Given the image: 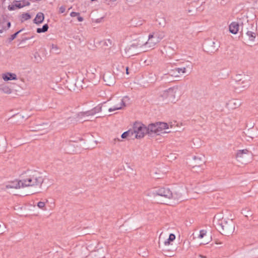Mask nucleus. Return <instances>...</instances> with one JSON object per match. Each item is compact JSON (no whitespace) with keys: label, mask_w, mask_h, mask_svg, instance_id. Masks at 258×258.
<instances>
[{"label":"nucleus","mask_w":258,"mask_h":258,"mask_svg":"<svg viewBox=\"0 0 258 258\" xmlns=\"http://www.w3.org/2000/svg\"><path fill=\"white\" fill-rule=\"evenodd\" d=\"M21 182L23 187L32 186L41 188L44 178L36 171L28 170L22 174Z\"/></svg>","instance_id":"obj_1"},{"label":"nucleus","mask_w":258,"mask_h":258,"mask_svg":"<svg viewBox=\"0 0 258 258\" xmlns=\"http://www.w3.org/2000/svg\"><path fill=\"white\" fill-rule=\"evenodd\" d=\"M216 224L217 229L222 235L229 236L234 231L235 225L232 220H226L222 218L218 220Z\"/></svg>","instance_id":"obj_2"},{"label":"nucleus","mask_w":258,"mask_h":258,"mask_svg":"<svg viewBox=\"0 0 258 258\" xmlns=\"http://www.w3.org/2000/svg\"><path fill=\"white\" fill-rule=\"evenodd\" d=\"M177 88L171 87L160 93L159 97L163 101L167 102L175 103L177 100L176 94Z\"/></svg>","instance_id":"obj_3"},{"label":"nucleus","mask_w":258,"mask_h":258,"mask_svg":"<svg viewBox=\"0 0 258 258\" xmlns=\"http://www.w3.org/2000/svg\"><path fill=\"white\" fill-rule=\"evenodd\" d=\"M130 98L127 96H124L122 98H116L113 102L114 105L112 107L108 109L109 112L113 111L122 109L123 107L126 106V102L129 101Z\"/></svg>","instance_id":"obj_4"},{"label":"nucleus","mask_w":258,"mask_h":258,"mask_svg":"<svg viewBox=\"0 0 258 258\" xmlns=\"http://www.w3.org/2000/svg\"><path fill=\"white\" fill-rule=\"evenodd\" d=\"M133 128L135 132V138H142L145 134H147V127L142 123L136 122L134 124Z\"/></svg>","instance_id":"obj_5"},{"label":"nucleus","mask_w":258,"mask_h":258,"mask_svg":"<svg viewBox=\"0 0 258 258\" xmlns=\"http://www.w3.org/2000/svg\"><path fill=\"white\" fill-rule=\"evenodd\" d=\"M241 75L239 74L236 76L235 89L241 91L248 88L249 84L248 80L241 78Z\"/></svg>","instance_id":"obj_6"},{"label":"nucleus","mask_w":258,"mask_h":258,"mask_svg":"<svg viewBox=\"0 0 258 258\" xmlns=\"http://www.w3.org/2000/svg\"><path fill=\"white\" fill-rule=\"evenodd\" d=\"M155 196H159L165 198L170 199L173 198L171 191L168 188L161 187L155 190L153 192Z\"/></svg>","instance_id":"obj_7"},{"label":"nucleus","mask_w":258,"mask_h":258,"mask_svg":"<svg viewBox=\"0 0 258 258\" xmlns=\"http://www.w3.org/2000/svg\"><path fill=\"white\" fill-rule=\"evenodd\" d=\"M30 5V2L25 0H14L12 5L9 6L8 9L10 11H13L16 8L21 9Z\"/></svg>","instance_id":"obj_8"},{"label":"nucleus","mask_w":258,"mask_h":258,"mask_svg":"<svg viewBox=\"0 0 258 258\" xmlns=\"http://www.w3.org/2000/svg\"><path fill=\"white\" fill-rule=\"evenodd\" d=\"M158 40L155 38L152 34L148 36V39L147 41H145V51L154 49L156 45L158 43Z\"/></svg>","instance_id":"obj_9"},{"label":"nucleus","mask_w":258,"mask_h":258,"mask_svg":"<svg viewBox=\"0 0 258 258\" xmlns=\"http://www.w3.org/2000/svg\"><path fill=\"white\" fill-rule=\"evenodd\" d=\"M205 163L206 161L204 155H198L194 157L191 166H195L196 167H198V166H205Z\"/></svg>","instance_id":"obj_10"},{"label":"nucleus","mask_w":258,"mask_h":258,"mask_svg":"<svg viewBox=\"0 0 258 258\" xmlns=\"http://www.w3.org/2000/svg\"><path fill=\"white\" fill-rule=\"evenodd\" d=\"M144 47L145 48V41H142L141 40L140 38L135 40L132 44L128 46V50H132V49H136L137 50V49L139 48Z\"/></svg>","instance_id":"obj_11"},{"label":"nucleus","mask_w":258,"mask_h":258,"mask_svg":"<svg viewBox=\"0 0 258 258\" xmlns=\"http://www.w3.org/2000/svg\"><path fill=\"white\" fill-rule=\"evenodd\" d=\"M103 78L105 84L107 86H111L115 83V77L110 72L104 74Z\"/></svg>","instance_id":"obj_12"},{"label":"nucleus","mask_w":258,"mask_h":258,"mask_svg":"<svg viewBox=\"0 0 258 258\" xmlns=\"http://www.w3.org/2000/svg\"><path fill=\"white\" fill-rule=\"evenodd\" d=\"M249 152V151L246 149L238 150L235 156L236 160L239 162H242V159L244 158L245 155H247Z\"/></svg>","instance_id":"obj_13"},{"label":"nucleus","mask_w":258,"mask_h":258,"mask_svg":"<svg viewBox=\"0 0 258 258\" xmlns=\"http://www.w3.org/2000/svg\"><path fill=\"white\" fill-rule=\"evenodd\" d=\"M241 105V102L237 99L229 100L226 104V106L230 109H235Z\"/></svg>","instance_id":"obj_14"},{"label":"nucleus","mask_w":258,"mask_h":258,"mask_svg":"<svg viewBox=\"0 0 258 258\" xmlns=\"http://www.w3.org/2000/svg\"><path fill=\"white\" fill-rule=\"evenodd\" d=\"M21 179L19 180H15L10 182L9 184L6 185V187L7 188H20L23 187V184H22Z\"/></svg>","instance_id":"obj_15"},{"label":"nucleus","mask_w":258,"mask_h":258,"mask_svg":"<svg viewBox=\"0 0 258 258\" xmlns=\"http://www.w3.org/2000/svg\"><path fill=\"white\" fill-rule=\"evenodd\" d=\"M157 123L150 124L147 127V134L151 135L152 133L159 135Z\"/></svg>","instance_id":"obj_16"},{"label":"nucleus","mask_w":258,"mask_h":258,"mask_svg":"<svg viewBox=\"0 0 258 258\" xmlns=\"http://www.w3.org/2000/svg\"><path fill=\"white\" fill-rule=\"evenodd\" d=\"M239 24L238 22H232L229 26V29L230 33L236 34L237 33L238 30H239Z\"/></svg>","instance_id":"obj_17"},{"label":"nucleus","mask_w":258,"mask_h":258,"mask_svg":"<svg viewBox=\"0 0 258 258\" xmlns=\"http://www.w3.org/2000/svg\"><path fill=\"white\" fill-rule=\"evenodd\" d=\"M2 78L5 81L16 80L17 79V75L15 74L11 73L3 74Z\"/></svg>","instance_id":"obj_18"},{"label":"nucleus","mask_w":258,"mask_h":258,"mask_svg":"<svg viewBox=\"0 0 258 258\" xmlns=\"http://www.w3.org/2000/svg\"><path fill=\"white\" fill-rule=\"evenodd\" d=\"M44 18V14L42 13H38L34 19V23L36 24L41 23L43 21Z\"/></svg>","instance_id":"obj_19"},{"label":"nucleus","mask_w":258,"mask_h":258,"mask_svg":"<svg viewBox=\"0 0 258 258\" xmlns=\"http://www.w3.org/2000/svg\"><path fill=\"white\" fill-rule=\"evenodd\" d=\"M152 34L153 35L155 38L158 40V42H160V41L165 36L164 33L163 32H154L152 33Z\"/></svg>","instance_id":"obj_20"},{"label":"nucleus","mask_w":258,"mask_h":258,"mask_svg":"<svg viewBox=\"0 0 258 258\" xmlns=\"http://www.w3.org/2000/svg\"><path fill=\"white\" fill-rule=\"evenodd\" d=\"M158 125V130L159 132V134L161 131H162L163 130L167 129L168 128V125L167 123L165 122H157Z\"/></svg>","instance_id":"obj_21"},{"label":"nucleus","mask_w":258,"mask_h":258,"mask_svg":"<svg viewBox=\"0 0 258 258\" xmlns=\"http://www.w3.org/2000/svg\"><path fill=\"white\" fill-rule=\"evenodd\" d=\"M128 47H126L125 49V51L126 54H127V55L128 57H130L131 56H133V55H136L140 53L139 51H138L136 49H132V50H128Z\"/></svg>","instance_id":"obj_22"},{"label":"nucleus","mask_w":258,"mask_h":258,"mask_svg":"<svg viewBox=\"0 0 258 258\" xmlns=\"http://www.w3.org/2000/svg\"><path fill=\"white\" fill-rule=\"evenodd\" d=\"M191 166V169L192 171H193L194 172H197V173L203 172V171H204V170L205 169V166H200H200L196 167L195 166Z\"/></svg>","instance_id":"obj_23"},{"label":"nucleus","mask_w":258,"mask_h":258,"mask_svg":"<svg viewBox=\"0 0 258 258\" xmlns=\"http://www.w3.org/2000/svg\"><path fill=\"white\" fill-rule=\"evenodd\" d=\"M246 36L248 37L249 40L251 41H253L255 37H256V34L252 31H247L246 32Z\"/></svg>","instance_id":"obj_24"},{"label":"nucleus","mask_w":258,"mask_h":258,"mask_svg":"<svg viewBox=\"0 0 258 258\" xmlns=\"http://www.w3.org/2000/svg\"><path fill=\"white\" fill-rule=\"evenodd\" d=\"M0 91L7 94H10L12 92V89L7 86L0 87Z\"/></svg>","instance_id":"obj_25"},{"label":"nucleus","mask_w":258,"mask_h":258,"mask_svg":"<svg viewBox=\"0 0 258 258\" xmlns=\"http://www.w3.org/2000/svg\"><path fill=\"white\" fill-rule=\"evenodd\" d=\"M177 72L178 75L181 73L184 74L186 72V68L185 67L182 68H176L173 70H171V73Z\"/></svg>","instance_id":"obj_26"},{"label":"nucleus","mask_w":258,"mask_h":258,"mask_svg":"<svg viewBox=\"0 0 258 258\" xmlns=\"http://www.w3.org/2000/svg\"><path fill=\"white\" fill-rule=\"evenodd\" d=\"M48 25L47 24H44L42 28H38L36 32L38 33H44L46 32L48 29Z\"/></svg>","instance_id":"obj_27"},{"label":"nucleus","mask_w":258,"mask_h":258,"mask_svg":"<svg viewBox=\"0 0 258 258\" xmlns=\"http://www.w3.org/2000/svg\"><path fill=\"white\" fill-rule=\"evenodd\" d=\"M175 239V236L174 234H170L169 236V238L164 241V244L165 245H169L171 241H173Z\"/></svg>","instance_id":"obj_28"},{"label":"nucleus","mask_w":258,"mask_h":258,"mask_svg":"<svg viewBox=\"0 0 258 258\" xmlns=\"http://www.w3.org/2000/svg\"><path fill=\"white\" fill-rule=\"evenodd\" d=\"M137 20L135 19H133L131 20V25L134 27H137L142 25V21L139 20L138 22H136Z\"/></svg>","instance_id":"obj_29"},{"label":"nucleus","mask_w":258,"mask_h":258,"mask_svg":"<svg viewBox=\"0 0 258 258\" xmlns=\"http://www.w3.org/2000/svg\"><path fill=\"white\" fill-rule=\"evenodd\" d=\"M31 18V16L28 13H24L21 15V22H23L25 21L28 20Z\"/></svg>","instance_id":"obj_30"},{"label":"nucleus","mask_w":258,"mask_h":258,"mask_svg":"<svg viewBox=\"0 0 258 258\" xmlns=\"http://www.w3.org/2000/svg\"><path fill=\"white\" fill-rule=\"evenodd\" d=\"M93 113L95 114L97 113L100 112L102 111V106L99 105L92 109Z\"/></svg>","instance_id":"obj_31"},{"label":"nucleus","mask_w":258,"mask_h":258,"mask_svg":"<svg viewBox=\"0 0 258 258\" xmlns=\"http://www.w3.org/2000/svg\"><path fill=\"white\" fill-rule=\"evenodd\" d=\"M87 258H101V256L98 253L92 252L87 256Z\"/></svg>","instance_id":"obj_32"},{"label":"nucleus","mask_w":258,"mask_h":258,"mask_svg":"<svg viewBox=\"0 0 258 258\" xmlns=\"http://www.w3.org/2000/svg\"><path fill=\"white\" fill-rule=\"evenodd\" d=\"M127 132H130V135L128 136V139H133L135 138V130L133 128V130H129L127 131Z\"/></svg>","instance_id":"obj_33"},{"label":"nucleus","mask_w":258,"mask_h":258,"mask_svg":"<svg viewBox=\"0 0 258 258\" xmlns=\"http://www.w3.org/2000/svg\"><path fill=\"white\" fill-rule=\"evenodd\" d=\"M23 29H21L20 30L17 31V32L15 33L14 34H13V35H12L11 36V37L9 38V41L10 42H11L12 40H13L14 39H15L16 38V37L17 36L18 34L21 32L22 31H23Z\"/></svg>","instance_id":"obj_34"},{"label":"nucleus","mask_w":258,"mask_h":258,"mask_svg":"<svg viewBox=\"0 0 258 258\" xmlns=\"http://www.w3.org/2000/svg\"><path fill=\"white\" fill-rule=\"evenodd\" d=\"M206 233H207V232L205 230H201L200 232V234L199 235V237L200 238H203L204 236L206 235Z\"/></svg>","instance_id":"obj_35"},{"label":"nucleus","mask_w":258,"mask_h":258,"mask_svg":"<svg viewBox=\"0 0 258 258\" xmlns=\"http://www.w3.org/2000/svg\"><path fill=\"white\" fill-rule=\"evenodd\" d=\"M130 135V132L126 131L124 132L121 136V138L126 139L128 138V136Z\"/></svg>","instance_id":"obj_36"},{"label":"nucleus","mask_w":258,"mask_h":258,"mask_svg":"<svg viewBox=\"0 0 258 258\" xmlns=\"http://www.w3.org/2000/svg\"><path fill=\"white\" fill-rule=\"evenodd\" d=\"M45 203L43 202H39L37 204V206L40 209L43 208L45 207Z\"/></svg>","instance_id":"obj_37"},{"label":"nucleus","mask_w":258,"mask_h":258,"mask_svg":"<svg viewBox=\"0 0 258 258\" xmlns=\"http://www.w3.org/2000/svg\"><path fill=\"white\" fill-rule=\"evenodd\" d=\"M93 113V110L92 109L90 110H88L86 112H85V114L87 115V116H90V115H94V113Z\"/></svg>","instance_id":"obj_38"},{"label":"nucleus","mask_w":258,"mask_h":258,"mask_svg":"<svg viewBox=\"0 0 258 258\" xmlns=\"http://www.w3.org/2000/svg\"><path fill=\"white\" fill-rule=\"evenodd\" d=\"M79 15H80L79 13L75 12H72L70 14V16L72 17H76V16H79Z\"/></svg>","instance_id":"obj_39"},{"label":"nucleus","mask_w":258,"mask_h":258,"mask_svg":"<svg viewBox=\"0 0 258 258\" xmlns=\"http://www.w3.org/2000/svg\"><path fill=\"white\" fill-rule=\"evenodd\" d=\"M66 11V8L64 6H61L60 8H59V13H63L65 12Z\"/></svg>","instance_id":"obj_40"},{"label":"nucleus","mask_w":258,"mask_h":258,"mask_svg":"<svg viewBox=\"0 0 258 258\" xmlns=\"http://www.w3.org/2000/svg\"><path fill=\"white\" fill-rule=\"evenodd\" d=\"M168 74L171 75V76H174V77H178V76L177 72H174L171 73V71L169 72Z\"/></svg>","instance_id":"obj_41"},{"label":"nucleus","mask_w":258,"mask_h":258,"mask_svg":"<svg viewBox=\"0 0 258 258\" xmlns=\"http://www.w3.org/2000/svg\"><path fill=\"white\" fill-rule=\"evenodd\" d=\"M77 19L79 22H82L84 20L83 18L80 15L78 16Z\"/></svg>","instance_id":"obj_42"},{"label":"nucleus","mask_w":258,"mask_h":258,"mask_svg":"<svg viewBox=\"0 0 258 258\" xmlns=\"http://www.w3.org/2000/svg\"><path fill=\"white\" fill-rule=\"evenodd\" d=\"M33 37V36H32V37H26V38H25L23 39V40H24V41L28 40H29V39H31V38H32Z\"/></svg>","instance_id":"obj_43"},{"label":"nucleus","mask_w":258,"mask_h":258,"mask_svg":"<svg viewBox=\"0 0 258 258\" xmlns=\"http://www.w3.org/2000/svg\"><path fill=\"white\" fill-rule=\"evenodd\" d=\"M125 70H126V74H127V75L129 74L128 68L126 67Z\"/></svg>","instance_id":"obj_44"},{"label":"nucleus","mask_w":258,"mask_h":258,"mask_svg":"<svg viewBox=\"0 0 258 258\" xmlns=\"http://www.w3.org/2000/svg\"><path fill=\"white\" fill-rule=\"evenodd\" d=\"M11 26V23L10 22H9L8 23H7V27L8 28H9Z\"/></svg>","instance_id":"obj_45"},{"label":"nucleus","mask_w":258,"mask_h":258,"mask_svg":"<svg viewBox=\"0 0 258 258\" xmlns=\"http://www.w3.org/2000/svg\"><path fill=\"white\" fill-rule=\"evenodd\" d=\"M198 257H204V258H206V256H203V255H201V254H199Z\"/></svg>","instance_id":"obj_46"},{"label":"nucleus","mask_w":258,"mask_h":258,"mask_svg":"<svg viewBox=\"0 0 258 258\" xmlns=\"http://www.w3.org/2000/svg\"><path fill=\"white\" fill-rule=\"evenodd\" d=\"M111 1H113V2H114L116 0H111Z\"/></svg>","instance_id":"obj_47"},{"label":"nucleus","mask_w":258,"mask_h":258,"mask_svg":"<svg viewBox=\"0 0 258 258\" xmlns=\"http://www.w3.org/2000/svg\"><path fill=\"white\" fill-rule=\"evenodd\" d=\"M215 221V217L214 218V222Z\"/></svg>","instance_id":"obj_48"}]
</instances>
